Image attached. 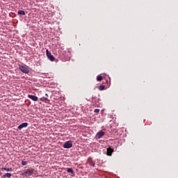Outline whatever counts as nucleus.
<instances>
[{
    "instance_id": "obj_1",
    "label": "nucleus",
    "mask_w": 178,
    "mask_h": 178,
    "mask_svg": "<svg viewBox=\"0 0 178 178\" xmlns=\"http://www.w3.org/2000/svg\"><path fill=\"white\" fill-rule=\"evenodd\" d=\"M33 173H34V169H33V168L28 169L22 173V176H24L25 177H29L31 176L32 175H33Z\"/></svg>"
},
{
    "instance_id": "obj_2",
    "label": "nucleus",
    "mask_w": 178,
    "mask_h": 178,
    "mask_svg": "<svg viewBox=\"0 0 178 178\" xmlns=\"http://www.w3.org/2000/svg\"><path fill=\"white\" fill-rule=\"evenodd\" d=\"M19 69L22 72V73H25L26 74H29V73H30V70L26 65H19Z\"/></svg>"
},
{
    "instance_id": "obj_3",
    "label": "nucleus",
    "mask_w": 178,
    "mask_h": 178,
    "mask_svg": "<svg viewBox=\"0 0 178 178\" xmlns=\"http://www.w3.org/2000/svg\"><path fill=\"white\" fill-rule=\"evenodd\" d=\"M73 147V142L72 140H68L63 145V148H72Z\"/></svg>"
},
{
    "instance_id": "obj_4",
    "label": "nucleus",
    "mask_w": 178,
    "mask_h": 178,
    "mask_svg": "<svg viewBox=\"0 0 178 178\" xmlns=\"http://www.w3.org/2000/svg\"><path fill=\"white\" fill-rule=\"evenodd\" d=\"M46 54L48 59L51 60V62H54L55 60V57L52 56V54L48 51V49L46 50Z\"/></svg>"
},
{
    "instance_id": "obj_5",
    "label": "nucleus",
    "mask_w": 178,
    "mask_h": 178,
    "mask_svg": "<svg viewBox=\"0 0 178 178\" xmlns=\"http://www.w3.org/2000/svg\"><path fill=\"white\" fill-rule=\"evenodd\" d=\"M105 136V132L100 131L96 134L97 138H101L102 137H104Z\"/></svg>"
},
{
    "instance_id": "obj_6",
    "label": "nucleus",
    "mask_w": 178,
    "mask_h": 178,
    "mask_svg": "<svg viewBox=\"0 0 178 178\" xmlns=\"http://www.w3.org/2000/svg\"><path fill=\"white\" fill-rule=\"evenodd\" d=\"M28 98H29L30 99H32V101H35V102L38 101V97L33 95H28Z\"/></svg>"
},
{
    "instance_id": "obj_7",
    "label": "nucleus",
    "mask_w": 178,
    "mask_h": 178,
    "mask_svg": "<svg viewBox=\"0 0 178 178\" xmlns=\"http://www.w3.org/2000/svg\"><path fill=\"white\" fill-rule=\"evenodd\" d=\"M27 126H29V123L24 122L18 126V129L22 130V129H24V127H27Z\"/></svg>"
},
{
    "instance_id": "obj_8",
    "label": "nucleus",
    "mask_w": 178,
    "mask_h": 178,
    "mask_svg": "<svg viewBox=\"0 0 178 178\" xmlns=\"http://www.w3.org/2000/svg\"><path fill=\"white\" fill-rule=\"evenodd\" d=\"M113 152V149L108 147L107 148V155L108 156H112V153Z\"/></svg>"
},
{
    "instance_id": "obj_9",
    "label": "nucleus",
    "mask_w": 178,
    "mask_h": 178,
    "mask_svg": "<svg viewBox=\"0 0 178 178\" xmlns=\"http://www.w3.org/2000/svg\"><path fill=\"white\" fill-rule=\"evenodd\" d=\"M3 177H7V178H10V177H12V174H10V173H9V172H7V173H6V174H4L3 175Z\"/></svg>"
},
{
    "instance_id": "obj_10",
    "label": "nucleus",
    "mask_w": 178,
    "mask_h": 178,
    "mask_svg": "<svg viewBox=\"0 0 178 178\" xmlns=\"http://www.w3.org/2000/svg\"><path fill=\"white\" fill-rule=\"evenodd\" d=\"M1 170H6V172H12V168H1Z\"/></svg>"
},
{
    "instance_id": "obj_11",
    "label": "nucleus",
    "mask_w": 178,
    "mask_h": 178,
    "mask_svg": "<svg viewBox=\"0 0 178 178\" xmlns=\"http://www.w3.org/2000/svg\"><path fill=\"white\" fill-rule=\"evenodd\" d=\"M67 172L68 173H71V175H74V171H73V170H72V168H68V169L67 170Z\"/></svg>"
},
{
    "instance_id": "obj_12",
    "label": "nucleus",
    "mask_w": 178,
    "mask_h": 178,
    "mask_svg": "<svg viewBox=\"0 0 178 178\" xmlns=\"http://www.w3.org/2000/svg\"><path fill=\"white\" fill-rule=\"evenodd\" d=\"M99 91H104V90H105V86L102 85V86H99Z\"/></svg>"
},
{
    "instance_id": "obj_13",
    "label": "nucleus",
    "mask_w": 178,
    "mask_h": 178,
    "mask_svg": "<svg viewBox=\"0 0 178 178\" xmlns=\"http://www.w3.org/2000/svg\"><path fill=\"white\" fill-rule=\"evenodd\" d=\"M18 15H22L23 16H24V15H26V13L24 10H19L18 11Z\"/></svg>"
},
{
    "instance_id": "obj_14",
    "label": "nucleus",
    "mask_w": 178,
    "mask_h": 178,
    "mask_svg": "<svg viewBox=\"0 0 178 178\" xmlns=\"http://www.w3.org/2000/svg\"><path fill=\"white\" fill-rule=\"evenodd\" d=\"M48 100V98L47 97H41L40 98V101H42V102H46V101Z\"/></svg>"
},
{
    "instance_id": "obj_15",
    "label": "nucleus",
    "mask_w": 178,
    "mask_h": 178,
    "mask_svg": "<svg viewBox=\"0 0 178 178\" xmlns=\"http://www.w3.org/2000/svg\"><path fill=\"white\" fill-rule=\"evenodd\" d=\"M97 81H101L102 80V76L99 75L97 78Z\"/></svg>"
},
{
    "instance_id": "obj_16",
    "label": "nucleus",
    "mask_w": 178,
    "mask_h": 178,
    "mask_svg": "<svg viewBox=\"0 0 178 178\" xmlns=\"http://www.w3.org/2000/svg\"><path fill=\"white\" fill-rule=\"evenodd\" d=\"M22 165L26 166V165H27V161H22Z\"/></svg>"
},
{
    "instance_id": "obj_17",
    "label": "nucleus",
    "mask_w": 178,
    "mask_h": 178,
    "mask_svg": "<svg viewBox=\"0 0 178 178\" xmlns=\"http://www.w3.org/2000/svg\"><path fill=\"white\" fill-rule=\"evenodd\" d=\"M95 113H99V109L98 108L95 109Z\"/></svg>"
}]
</instances>
